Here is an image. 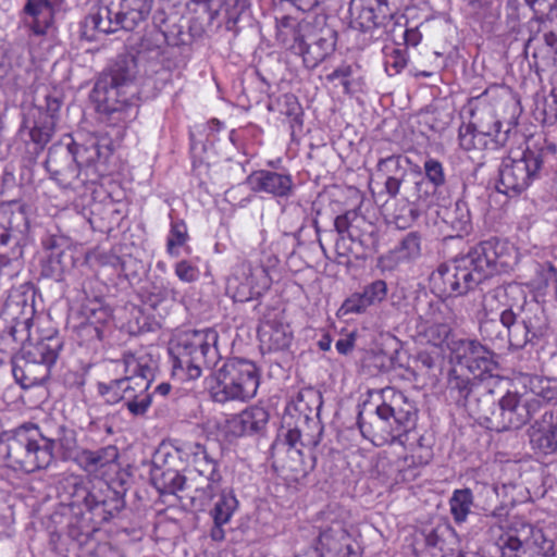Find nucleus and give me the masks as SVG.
Here are the masks:
<instances>
[{"label": "nucleus", "instance_id": "603ef678", "mask_svg": "<svg viewBox=\"0 0 557 557\" xmlns=\"http://www.w3.org/2000/svg\"><path fill=\"white\" fill-rule=\"evenodd\" d=\"M180 443L176 445L168 447H162L157 450L152 460L151 469H166V468H176L178 467L177 462L182 463V456L178 453Z\"/></svg>", "mask_w": 557, "mask_h": 557}, {"label": "nucleus", "instance_id": "f3484780", "mask_svg": "<svg viewBox=\"0 0 557 557\" xmlns=\"http://www.w3.org/2000/svg\"><path fill=\"white\" fill-rule=\"evenodd\" d=\"M270 287V277L267 270L243 262L236 273L227 281V290L238 302H246L260 297Z\"/></svg>", "mask_w": 557, "mask_h": 557}, {"label": "nucleus", "instance_id": "c85d7f7f", "mask_svg": "<svg viewBox=\"0 0 557 557\" xmlns=\"http://www.w3.org/2000/svg\"><path fill=\"white\" fill-rule=\"evenodd\" d=\"M507 306L502 311V323L506 330L507 345L515 349L523 348L528 343L534 338L530 334L525 323L520 318L515 304H504Z\"/></svg>", "mask_w": 557, "mask_h": 557}, {"label": "nucleus", "instance_id": "338daca9", "mask_svg": "<svg viewBox=\"0 0 557 557\" xmlns=\"http://www.w3.org/2000/svg\"><path fill=\"white\" fill-rule=\"evenodd\" d=\"M170 290L164 287L152 286L151 289L148 290L146 301L150 307L156 308L161 301L168 298Z\"/></svg>", "mask_w": 557, "mask_h": 557}, {"label": "nucleus", "instance_id": "bb28decb", "mask_svg": "<svg viewBox=\"0 0 557 557\" xmlns=\"http://www.w3.org/2000/svg\"><path fill=\"white\" fill-rule=\"evenodd\" d=\"M530 442L543 454L557 450V411H546L530 429Z\"/></svg>", "mask_w": 557, "mask_h": 557}, {"label": "nucleus", "instance_id": "5fc2aeb1", "mask_svg": "<svg viewBox=\"0 0 557 557\" xmlns=\"http://www.w3.org/2000/svg\"><path fill=\"white\" fill-rule=\"evenodd\" d=\"M470 372L475 376H480L484 373H493L497 368L498 363L495 360V355L491 349H486V354H481L470 363L468 367Z\"/></svg>", "mask_w": 557, "mask_h": 557}, {"label": "nucleus", "instance_id": "cd10ccee", "mask_svg": "<svg viewBox=\"0 0 557 557\" xmlns=\"http://www.w3.org/2000/svg\"><path fill=\"white\" fill-rule=\"evenodd\" d=\"M275 20L277 41L283 47L298 54V49L301 48V44L307 37V30L310 28V24L290 15H282Z\"/></svg>", "mask_w": 557, "mask_h": 557}, {"label": "nucleus", "instance_id": "e433bc0d", "mask_svg": "<svg viewBox=\"0 0 557 557\" xmlns=\"http://www.w3.org/2000/svg\"><path fill=\"white\" fill-rule=\"evenodd\" d=\"M478 383H482V380H471L468 376L458 374L456 370H453L448 379L449 396L456 404L463 407L473 395L474 387Z\"/></svg>", "mask_w": 557, "mask_h": 557}, {"label": "nucleus", "instance_id": "ea45409f", "mask_svg": "<svg viewBox=\"0 0 557 557\" xmlns=\"http://www.w3.org/2000/svg\"><path fill=\"white\" fill-rule=\"evenodd\" d=\"M472 116L473 121L469 122V124L482 135L488 136L491 139H497L494 134H506L508 136L509 129H500L502 122L496 117L493 110H483L473 113Z\"/></svg>", "mask_w": 557, "mask_h": 557}, {"label": "nucleus", "instance_id": "8fccbe9b", "mask_svg": "<svg viewBox=\"0 0 557 557\" xmlns=\"http://www.w3.org/2000/svg\"><path fill=\"white\" fill-rule=\"evenodd\" d=\"M127 385L122 379H115L108 383H98L97 389L107 404L115 405L121 401L123 403Z\"/></svg>", "mask_w": 557, "mask_h": 557}, {"label": "nucleus", "instance_id": "3c124183", "mask_svg": "<svg viewBox=\"0 0 557 557\" xmlns=\"http://www.w3.org/2000/svg\"><path fill=\"white\" fill-rule=\"evenodd\" d=\"M487 347L475 339H461L456 348V356L461 364L468 367L481 354H486Z\"/></svg>", "mask_w": 557, "mask_h": 557}, {"label": "nucleus", "instance_id": "473e14b6", "mask_svg": "<svg viewBox=\"0 0 557 557\" xmlns=\"http://www.w3.org/2000/svg\"><path fill=\"white\" fill-rule=\"evenodd\" d=\"M73 157L84 171H88L94 177V182L99 176L97 163L101 160L103 152L97 140L92 139L86 145H78L73 140L72 144Z\"/></svg>", "mask_w": 557, "mask_h": 557}, {"label": "nucleus", "instance_id": "dca6fc26", "mask_svg": "<svg viewBox=\"0 0 557 557\" xmlns=\"http://www.w3.org/2000/svg\"><path fill=\"white\" fill-rule=\"evenodd\" d=\"M503 555L508 553L515 557H547L553 545L548 542L541 529L530 523H521L513 533L502 539Z\"/></svg>", "mask_w": 557, "mask_h": 557}, {"label": "nucleus", "instance_id": "5701e85b", "mask_svg": "<svg viewBox=\"0 0 557 557\" xmlns=\"http://www.w3.org/2000/svg\"><path fill=\"white\" fill-rule=\"evenodd\" d=\"M247 183L251 190L265 193L277 198H288L294 193L293 177L288 173L259 170L247 177Z\"/></svg>", "mask_w": 557, "mask_h": 557}, {"label": "nucleus", "instance_id": "9b49d317", "mask_svg": "<svg viewBox=\"0 0 557 557\" xmlns=\"http://www.w3.org/2000/svg\"><path fill=\"white\" fill-rule=\"evenodd\" d=\"M544 162V152L531 149L524 150L518 159H503L498 168L496 189L505 195H519L534 181L540 180Z\"/></svg>", "mask_w": 557, "mask_h": 557}, {"label": "nucleus", "instance_id": "4468645a", "mask_svg": "<svg viewBox=\"0 0 557 557\" xmlns=\"http://www.w3.org/2000/svg\"><path fill=\"white\" fill-rule=\"evenodd\" d=\"M541 409V400L524 398L516 392L499 396L496 414L492 419V431L519 430Z\"/></svg>", "mask_w": 557, "mask_h": 557}, {"label": "nucleus", "instance_id": "09e8293b", "mask_svg": "<svg viewBox=\"0 0 557 557\" xmlns=\"http://www.w3.org/2000/svg\"><path fill=\"white\" fill-rule=\"evenodd\" d=\"M189 239L187 225L183 220H172L171 228L166 239V252L172 257L178 256V248L183 247Z\"/></svg>", "mask_w": 557, "mask_h": 557}, {"label": "nucleus", "instance_id": "6e6d98bb", "mask_svg": "<svg viewBox=\"0 0 557 557\" xmlns=\"http://www.w3.org/2000/svg\"><path fill=\"white\" fill-rule=\"evenodd\" d=\"M370 307L362 293L350 295L338 309V315L360 314Z\"/></svg>", "mask_w": 557, "mask_h": 557}, {"label": "nucleus", "instance_id": "a878e982", "mask_svg": "<svg viewBox=\"0 0 557 557\" xmlns=\"http://www.w3.org/2000/svg\"><path fill=\"white\" fill-rule=\"evenodd\" d=\"M335 45L336 32L327 27L322 28L311 42L302 41L298 54L302 57L307 67L313 69L334 51Z\"/></svg>", "mask_w": 557, "mask_h": 557}, {"label": "nucleus", "instance_id": "c03bdc74", "mask_svg": "<svg viewBox=\"0 0 557 557\" xmlns=\"http://www.w3.org/2000/svg\"><path fill=\"white\" fill-rule=\"evenodd\" d=\"M321 406V394L313 388L300 391L294 400L295 409L304 414L306 421H309L313 413L318 416Z\"/></svg>", "mask_w": 557, "mask_h": 557}, {"label": "nucleus", "instance_id": "6e6552de", "mask_svg": "<svg viewBox=\"0 0 557 557\" xmlns=\"http://www.w3.org/2000/svg\"><path fill=\"white\" fill-rule=\"evenodd\" d=\"M60 109L61 101L49 95L45 97L44 104H30L24 109L18 136L25 145V153L29 162H35L51 140Z\"/></svg>", "mask_w": 557, "mask_h": 557}, {"label": "nucleus", "instance_id": "4c0bfd02", "mask_svg": "<svg viewBox=\"0 0 557 557\" xmlns=\"http://www.w3.org/2000/svg\"><path fill=\"white\" fill-rule=\"evenodd\" d=\"M523 386L531 394L529 398L540 399L541 406L557 398V388L548 377L527 375L523 380ZM523 397L528 398L527 396Z\"/></svg>", "mask_w": 557, "mask_h": 557}, {"label": "nucleus", "instance_id": "0eeeda50", "mask_svg": "<svg viewBox=\"0 0 557 557\" xmlns=\"http://www.w3.org/2000/svg\"><path fill=\"white\" fill-rule=\"evenodd\" d=\"M260 375L255 362L230 358L215 372V384L210 388L214 403L248 401L257 394Z\"/></svg>", "mask_w": 557, "mask_h": 557}, {"label": "nucleus", "instance_id": "393cba45", "mask_svg": "<svg viewBox=\"0 0 557 557\" xmlns=\"http://www.w3.org/2000/svg\"><path fill=\"white\" fill-rule=\"evenodd\" d=\"M269 417L264 407L250 406L227 419L226 428L235 436L258 434L265 429Z\"/></svg>", "mask_w": 557, "mask_h": 557}, {"label": "nucleus", "instance_id": "58836bf2", "mask_svg": "<svg viewBox=\"0 0 557 557\" xmlns=\"http://www.w3.org/2000/svg\"><path fill=\"white\" fill-rule=\"evenodd\" d=\"M117 458V448L109 445L97 450H84L81 455V462L85 470L94 472L116 461Z\"/></svg>", "mask_w": 557, "mask_h": 557}, {"label": "nucleus", "instance_id": "6ab92c4d", "mask_svg": "<svg viewBox=\"0 0 557 557\" xmlns=\"http://www.w3.org/2000/svg\"><path fill=\"white\" fill-rule=\"evenodd\" d=\"M396 0H368L361 4L357 14L354 16L352 27L367 33L379 27L387 28L388 24L398 15Z\"/></svg>", "mask_w": 557, "mask_h": 557}, {"label": "nucleus", "instance_id": "79ce46f5", "mask_svg": "<svg viewBox=\"0 0 557 557\" xmlns=\"http://www.w3.org/2000/svg\"><path fill=\"white\" fill-rule=\"evenodd\" d=\"M473 505V494L470 488L455 490L450 499L449 507L454 521L458 524L463 523Z\"/></svg>", "mask_w": 557, "mask_h": 557}, {"label": "nucleus", "instance_id": "7ed1b4c3", "mask_svg": "<svg viewBox=\"0 0 557 557\" xmlns=\"http://www.w3.org/2000/svg\"><path fill=\"white\" fill-rule=\"evenodd\" d=\"M380 399L370 422H366L361 413L358 416L357 423L362 436L375 446L396 442L403 444L401 437L416 424L418 410L414 403L391 386L381 389Z\"/></svg>", "mask_w": 557, "mask_h": 557}, {"label": "nucleus", "instance_id": "69168bd1", "mask_svg": "<svg viewBox=\"0 0 557 557\" xmlns=\"http://www.w3.org/2000/svg\"><path fill=\"white\" fill-rule=\"evenodd\" d=\"M13 211L10 208H0V245L7 246L10 242L11 216Z\"/></svg>", "mask_w": 557, "mask_h": 557}, {"label": "nucleus", "instance_id": "1a4fd4ad", "mask_svg": "<svg viewBox=\"0 0 557 557\" xmlns=\"http://www.w3.org/2000/svg\"><path fill=\"white\" fill-rule=\"evenodd\" d=\"M152 3L153 0H98L86 24L104 34L134 30L147 20Z\"/></svg>", "mask_w": 557, "mask_h": 557}, {"label": "nucleus", "instance_id": "c756f323", "mask_svg": "<svg viewBox=\"0 0 557 557\" xmlns=\"http://www.w3.org/2000/svg\"><path fill=\"white\" fill-rule=\"evenodd\" d=\"M497 139H491L474 131L469 123H462L459 126L458 140L463 150H497L507 141L506 134H494Z\"/></svg>", "mask_w": 557, "mask_h": 557}, {"label": "nucleus", "instance_id": "b1692460", "mask_svg": "<svg viewBox=\"0 0 557 557\" xmlns=\"http://www.w3.org/2000/svg\"><path fill=\"white\" fill-rule=\"evenodd\" d=\"M499 396L487 382L482 381L474 387L473 395L463 406L470 416L492 431V419L496 414Z\"/></svg>", "mask_w": 557, "mask_h": 557}, {"label": "nucleus", "instance_id": "37998d69", "mask_svg": "<svg viewBox=\"0 0 557 557\" xmlns=\"http://www.w3.org/2000/svg\"><path fill=\"white\" fill-rule=\"evenodd\" d=\"M409 160L401 154H392L381 158L376 164L377 177H406L408 175Z\"/></svg>", "mask_w": 557, "mask_h": 557}, {"label": "nucleus", "instance_id": "9d476101", "mask_svg": "<svg viewBox=\"0 0 557 557\" xmlns=\"http://www.w3.org/2000/svg\"><path fill=\"white\" fill-rule=\"evenodd\" d=\"M334 227L338 235L335 249L338 256H354L366 259L377 251L379 231L375 224L368 221L356 210H349L336 216Z\"/></svg>", "mask_w": 557, "mask_h": 557}, {"label": "nucleus", "instance_id": "0e129e2a", "mask_svg": "<svg viewBox=\"0 0 557 557\" xmlns=\"http://www.w3.org/2000/svg\"><path fill=\"white\" fill-rule=\"evenodd\" d=\"M175 274L181 281L193 283L198 278L199 271L198 268L193 265L189 261L182 260L175 264Z\"/></svg>", "mask_w": 557, "mask_h": 557}, {"label": "nucleus", "instance_id": "de8ad7c7", "mask_svg": "<svg viewBox=\"0 0 557 557\" xmlns=\"http://www.w3.org/2000/svg\"><path fill=\"white\" fill-rule=\"evenodd\" d=\"M480 333L484 341L490 342L493 346L502 349L507 345L506 330L503 326L502 318L499 321L487 319L481 322Z\"/></svg>", "mask_w": 557, "mask_h": 557}, {"label": "nucleus", "instance_id": "a211bd4d", "mask_svg": "<svg viewBox=\"0 0 557 557\" xmlns=\"http://www.w3.org/2000/svg\"><path fill=\"white\" fill-rule=\"evenodd\" d=\"M449 319V308L444 301H430L419 314L417 324L419 337L435 347H441L451 332Z\"/></svg>", "mask_w": 557, "mask_h": 557}, {"label": "nucleus", "instance_id": "49530a36", "mask_svg": "<svg viewBox=\"0 0 557 557\" xmlns=\"http://www.w3.org/2000/svg\"><path fill=\"white\" fill-rule=\"evenodd\" d=\"M282 104L281 113L288 119L290 134L295 135L297 131L302 128V109L296 96L285 94L278 100Z\"/></svg>", "mask_w": 557, "mask_h": 557}, {"label": "nucleus", "instance_id": "052dcab7", "mask_svg": "<svg viewBox=\"0 0 557 557\" xmlns=\"http://www.w3.org/2000/svg\"><path fill=\"white\" fill-rule=\"evenodd\" d=\"M30 320L25 319L22 321H15L14 324L9 326L8 335L12 338L13 342L17 344H22V347L28 343H32L29 339L30 334Z\"/></svg>", "mask_w": 557, "mask_h": 557}, {"label": "nucleus", "instance_id": "72a5a7b5", "mask_svg": "<svg viewBox=\"0 0 557 557\" xmlns=\"http://www.w3.org/2000/svg\"><path fill=\"white\" fill-rule=\"evenodd\" d=\"M180 468L151 469V482L161 494H176L183 491L186 478L180 473Z\"/></svg>", "mask_w": 557, "mask_h": 557}, {"label": "nucleus", "instance_id": "13d9d810", "mask_svg": "<svg viewBox=\"0 0 557 557\" xmlns=\"http://www.w3.org/2000/svg\"><path fill=\"white\" fill-rule=\"evenodd\" d=\"M362 294L370 306L382 302L387 295V284L383 280H376L367 285Z\"/></svg>", "mask_w": 557, "mask_h": 557}, {"label": "nucleus", "instance_id": "7c9ffc66", "mask_svg": "<svg viewBox=\"0 0 557 557\" xmlns=\"http://www.w3.org/2000/svg\"><path fill=\"white\" fill-rule=\"evenodd\" d=\"M438 215L447 224L456 236L468 234L471 228V214L466 201L458 199L455 203L443 208Z\"/></svg>", "mask_w": 557, "mask_h": 557}, {"label": "nucleus", "instance_id": "f03ea898", "mask_svg": "<svg viewBox=\"0 0 557 557\" xmlns=\"http://www.w3.org/2000/svg\"><path fill=\"white\" fill-rule=\"evenodd\" d=\"M515 256L506 242L491 238L456 258L449 267H440L437 274L444 293L462 296L494 275L511 268Z\"/></svg>", "mask_w": 557, "mask_h": 557}, {"label": "nucleus", "instance_id": "aec40b11", "mask_svg": "<svg viewBox=\"0 0 557 557\" xmlns=\"http://www.w3.org/2000/svg\"><path fill=\"white\" fill-rule=\"evenodd\" d=\"M178 453L182 456V463L191 466L199 475L203 476L208 484L206 490L210 496L214 485L221 481V473L215 459L209 456L206 447L199 443L180 442Z\"/></svg>", "mask_w": 557, "mask_h": 557}, {"label": "nucleus", "instance_id": "774afa93", "mask_svg": "<svg viewBox=\"0 0 557 557\" xmlns=\"http://www.w3.org/2000/svg\"><path fill=\"white\" fill-rule=\"evenodd\" d=\"M407 65V59L400 50H394L386 60V66L394 69V74L399 73Z\"/></svg>", "mask_w": 557, "mask_h": 557}, {"label": "nucleus", "instance_id": "a19ab883", "mask_svg": "<svg viewBox=\"0 0 557 557\" xmlns=\"http://www.w3.org/2000/svg\"><path fill=\"white\" fill-rule=\"evenodd\" d=\"M238 507V500L232 491H223L212 509L210 516L213 523H228Z\"/></svg>", "mask_w": 557, "mask_h": 557}, {"label": "nucleus", "instance_id": "2eb2a0df", "mask_svg": "<svg viewBox=\"0 0 557 557\" xmlns=\"http://www.w3.org/2000/svg\"><path fill=\"white\" fill-rule=\"evenodd\" d=\"M76 502H82L88 511L100 521H109L125 506L123 495L111 488L106 482L90 490L79 486L75 490Z\"/></svg>", "mask_w": 557, "mask_h": 557}, {"label": "nucleus", "instance_id": "20e7f679", "mask_svg": "<svg viewBox=\"0 0 557 557\" xmlns=\"http://www.w3.org/2000/svg\"><path fill=\"white\" fill-rule=\"evenodd\" d=\"M50 441L44 429L32 422L4 431L0 434V461L26 473L47 469L54 461Z\"/></svg>", "mask_w": 557, "mask_h": 557}, {"label": "nucleus", "instance_id": "412c9836", "mask_svg": "<svg viewBox=\"0 0 557 557\" xmlns=\"http://www.w3.org/2000/svg\"><path fill=\"white\" fill-rule=\"evenodd\" d=\"M126 384L133 386L150 387L158 370V360L145 350L125 354L122 359Z\"/></svg>", "mask_w": 557, "mask_h": 557}, {"label": "nucleus", "instance_id": "864d4df0", "mask_svg": "<svg viewBox=\"0 0 557 557\" xmlns=\"http://www.w3.org/2000/svg\"><path fill=\"white\" fill-rule=\"evenodd\" d=\"M421 212V208L408 202L394 214V223L397 228L406 230L420 218Z\"/></svg>", "mask_w": 557, "mask_h": 557}, {"label": "nucleus", "instance_id": "a18cd8bd", "mask_svg": "<svg viewBox=\"0 0 557 557\" xmlns=\"http://www.w3.org/2000/svg\"><path fill=\"white\" fill-rule=\"evenodd\" d=\"M395 252L400 260L413 261L422 255V236L419 232L407 233L398 243Z\"/></svg>", "mask_w": 557, "mask_h": 557}, {"label": "nucleus", "instance_id": "39448f33", "mask_svg": "<svg viewBox=\"0 0 557 557\" xmlns=\"http://www.w3.org/2000/svg\"><path fill=\"white\" fill-rule=\"evenodd\" d=\"M219 335L213 329L178 331L171 341L170 354L174 371L197 380L203 370H211L220 360Z\"/></svg>", "mask_w": 557, "mask_h": 557}, {"label": "nucleus", "instance_id": "680f3d73", "mask_svg": "<svg viewBox=\"0 0 557 557\" xmlns=\"http://www.w3.org/2000/svg\"><path fill=\"white\" fill-rule=\"evenodd\" d=\"M50 11V0H27L24 7V12L34 20L49 15Z\"/></svg>", "mask_w": 557, "mask_h": 557}, {"label": "nucleus", "instance_id": "4be33fe9", "mask_svg": "<svg viewBox=\"0 0 557 557\" xmlns=\"http://www.w3.org/2000/svg\"><path fill=\"white\" fill-rule=\"evenodd\" d=\"M319 557H359L352 547V539L343 523L334 522L318 539Z\"/></svg>", "mask_w": 557, "mask_h": 557}, {"label": "nucleus", "instance_id": "423d86ee", "mask_svg": "<svg viewBox=\"0 0 557 557\" xmlns=\"http://www.w3.org/2000/svg\"><path fill=\"white\" fill-rule=\"evenodd\" d=\"M62 348L63 338L58 332H53L36 343L24 345L12 359V373L15 381L23 388L46 382Z\"/></svg>", "mask_w": 557, "mask_h": 557}, {"label": "nucleus", "instance_id": "f8f14e48", "mask_svg": "<svg viewBox=\"0 0 557 557\" xmlns=\"http://www.w3.org/2000/svg\"><path fill=\"white\" fill-rule=\"evenodd\" d=\"M72 136L65 135L60 143L52 145L49 148L45 168L59 186L77 190L88 182H94V177L76 162L72 152Z\"/></svg>", "mask_w": 557, "mask_h": 557}, {"label": "nucleus", "instance_id": "f704fd0d", "mask_svg": "<svg viewBox=\"0 0 557 557\" xmlns=\"http://www.w3.org/2000/svg\"><path fill=\"white\" fill-rule=\"evenodd\" d=\"M150 387L127 385L123 397V404L134 417H143L147 413L152 403Z\"/></svg>", "mask_w": 557, "mask_h": 557}, {"label": "nucleus", "instance_id": "ddd939ff", "mask_svg": "<svg viewBox=\"0 0 557 557\" xmlns=\"http://www.w3.org/2000/svg\"><path fill=\"white\" fill-rule=\"evenodd\" d=\"M519 298L522 304H515L520 318L525 323L534 339H541L548 335L550 326L548 315L540 304L527 301L524 292L515 284L497 286L491 289L484 297V307L492 306V301H502L504 298Z\"/></svg>", "mask_w": 557, "mask_h": 557}, {"label": "nucleus", "instance_id": "f257e3e1", "mask_svg": "<svg viewBox=\"0 0 557 557\" xmlns=\"http://www.w3.org/2000/svg\"><path fill=\"white\" fill-rule=\"evenodd\" d=\"M136 61L132 54H121L95 83L90 98L103 124L116 129L122 137L129 122L136 119L138 107L133 98Z\"/></svg>", "mask_w": 557, "mask_h": 557}, {"label": "nucleus", "instance_id": "bf43d9fd", "mask_svg": "<svg viewBox=\"0 0 557 557\" xmlns=\"http://www.w3.org/2000/svg\"><path fill=\"white\" fill-rule=\"evenodd\" d=\"M424 172L426 176V182H429L434 187H438L445 184V173L443 165L440 161L435 159H428L424 162Z\"/></svg>", "mask_w": 557, "mask_h": 557}, {"label": "nucleus", "instance_id": "c9c22d12", "mask_svg": "<svg viewBox=\"0 0 557 557\" xmlns=\"http://www.w3.org/2000/svg\"><path fill=\"white\" fill-rule=\"evenodd\" d=\"M261 342L269 344V349L281 350L289 346L290 333L288 326L276 321H268L259 329Z\"/></svg>", "mask_w": 557, "mask_h": 557}, {"label": "nucleus", "instance_id": "e2e57ef3", "mask_svg": "<svg viewBox=\"0 0 557 557\" xmlns=\"http://www.w3.org/2000/svg\"><path fill=\"white\" fill-rule=\"evenodd\" d=\"M543 122L553 125L557 121V89H552L543 104Z\"/></svg>", "mask_w": 557, "mask_h": 557}, {"label": "nucleus", "instance_id": "2f4dec72", "mask_svg": "<svg viewBox=\"0 0 557 557\" xmlns=\"http://www.w3.org/2000/svg\"><path fill=\"white\" fill-rule=\"evenodd\" d=\"M44 435L51 440V454L55 456V449L60 451L63 459L71 458L77 448L76 432L64 424L55 429L42 428Z\"/></svg>", "mask_w": 557, "mask_h": 557}, {"label": "nucleus", "instance_id": "4d7b16f0", "mask_svg": "<svg viewBox=\"0 0 557 557\" xmlns=\"http://www.w3.org/2000/svg\"><path fill=\"white\" fill-rule=\"evenodd\" d=\"M414 189L417 197L416 200L411 203L417 205L419 208H421L422 211L423 209L428 208L431 205L436 187H434L424 178H422L414 183Z\"/></svg>", "mask_w": 557, "mask_h": 557}]
</instances>
